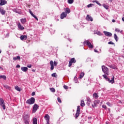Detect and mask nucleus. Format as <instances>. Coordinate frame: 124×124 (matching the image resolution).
<instances>
[{
  "label": "nucleus",
  "instance_id": "49530a36",
  "mask_svg": "<svg viewBox=\"0 0 124 124\" xmlns=\"http://www.w3.org/2000/svg\"><path fill=\"white\" fill-rule=\"evenodd\" d=\"M107 105L109 106V107H112V104H110L109 102L106 103Z\"/></svg>",
  "mask_w": 124,
  "mask_h": 124
},
{
  "label": "nucleus",
  "instance_id": "37998d69",
  "mask_svg": "<svg viewBox=\"0 0 124 124\" xmlns=\"http://www.w3.org/2000/svg\"><path fill=\"white\" fill-rule=\"evenodd\" d=\"M108 44L111 45H115V43H114L112 41H110V42H108Z\"/></svg>",
  "mask_w": 124,
  "mask_h": 124
},
{
  "label": "nucleus",
  "instance_id": "4be33fe9",
  "mask_svg": "<svg viewBox=\"0 0 124 124\" xmlns=\"http://www.w3.org/2000/svg\"><path fill=\"white\" fill-rule=\"evenodd\" d=\"M20 22L22 23V24H25V23L27 22V20H26V18H22L20 19Z\"/></svg>",
  "mask_w": 124,
  "mask_h": 124
},
{
  "label": "nucleus",
  "instance_id": "0eeeda50",
  "mask_svg": "<svg viewBox=\"0 0 124 124\" xmlns=\"http://www.w3.org/2000/svg\"><path fill=\"white\" fill-rule=\"evenodd\" d=\"M100 101L98 100H96L94 101L93 104H92V107L94 108L95 107H97V106L99 104Z\"/></svg>",
  "mask_w": 124,
  "mask_h": 124
},
{
  "label": "nucleus",
  "instance_id": "4468645a",
  "mask_svg": "<svg viewBox=\"0 0 124 124\" xmlns=\"http://www.w3.org/2000/svg\"><path fill=\"white\" fill-rule=\"evenodd\" d=\"M29 12H30L31 15V16L33 17V18H35V19H36V20H37V21H38V18H37V17H36V16H35V15H34V14H33V13H32V12L31 11V10H29Z\"/></svg>",
  "mask_w": 124,
  "mask_h": 124
},
{
  "label": "nucleus",
  "instance_id": "f257e3e1",
  "mask_svg": "<svg viewBox=\"0 0 124 124\" xmlns=\"http://www.w3.org/2000/svg\"><path fill=\"white\" fill-rule=\"evenodd\" d=\"M103 77H104L105 79L107 80L109 82V83H111V84L115 83V77H114V76H113L111 80H110V78H108L106 75H103Z\"/></svg>",
  "mask_w": 124,
  "mask_h": 124
},
{
  "label": "nucleus",
  "instance_id": "9d476101",
  "mask_svg": "<svg viewBox=\"0 0 124 124\" xmlns=\"http://www.w3.org/2000/svg\"><path fill=\"white\" fill-rule=\"evenodd\" d=\"M38 107H39V106H38L37 104L34 105L32 109V113H35L36 111H37Z\"/></svg>",
  "mask_w": 124,
  "mask_h": 124
},
{
  "label": "nucleus",
  "instance_id": "473e14b6",
  "mask_svg": "<svg viewBox=\"0 0 124 124\" xmlns=\"http://www.w3.org/2000/svg\"><path fill=\"white\" fill-rule=\"evenodd\" d=\"M115 31H117V32H120V33H122L123 31H120V29L118 28H115Z\"/></svg>",
  "mask_w": 124,
  "mask_h": 124
},
{
  "label": "nucleus",
  "instance_id": "5fc2aeb1",
  "mask_svg": "<svg viewBox=\"0 0 124 124\" xmlns=\"http://www.w3.org/2000/svg\"><path fill=\"white\" fill-rule=\"evenodd\" d=\"M20 67H21V66H20V65H19V64H17V65L16 66V68H20Z\"/></svg>",
  "mask_w": 124,
  "mask_h": 124
},
{
  "label": "nucleus",
  "instance_id": "09e8293b",
  "mask_svg": "<svg viewBox=\"0 0 124 124\" xmlns=\"http://www.w3.org/2000/svg\"><path fill=\"white\" fill-rule=\"evenodd\" d=\"M14 12H16V13H17L18 14H21V12L17 11L16 10H14Z\"/></svg>",
  "mask_w": 124,
  "mask_h": 124
},
{
  "label": "nucleus",
  "instance_id": "cd10ccee",
  "mask_svg": "<svg viewBox=\"0 0 124 124\" xmlns=\"http://www.w3.org/2000/svg\"><path fill=\"white\" fill-rule=\"evenodd\" d=\"M92 2H95L96 4H98V5H99V6H101V4L100 3H99V1L95 0H93Z\"/></svg>",
  "mask_w": 124,
  "mask_h": 124
},
{
  "label": "nucleus",
  "instance_id": "dca6fc26",
  "mask_svg": "<svg viewBox=\"0 0 124 124\" xmlns=\"http://www.w3.org/2000/svg\"><path fill=\"white\" fill-rule=\"evenodd\" d=\"M86 20L87 21H93V17L92 16H90V15H88L86 16Z\"/></svg>",
  "mask_w": 124,
  "mask_h": 124
},
{
  "label": "nucleus",
  "instance_id": "6e6d98bb",
  "mask_svg": "<svg viewBox=\"0 0 124 124\" xmlns=\"http://www.w3.org/2000/svg\"><path fill=\"white\" fill-rule=\"evenodd\" d=\"M27 67H28L29 68H31V64L27 65Z\"/></svg>",
  "mask_w": 124,
  "mask_h": 124
},
{
  "label": "nucleus",
  "instance_id": "de8ad7c7",
  "mask_svg": "<svg viewBox=\"0 0 124 124\" xmlns=\"http://www.w3.org/2000/svg\"><path fill=\"white\" fill-rule=\"evenodd\" d=\"M74 79L75 83H78V79H77V78L75 77Z\"/></svg>",
  "mask_w": 124,
  "mask_h": 124
},
{
  "label": "nucleus",
  "instance_id": "f03ea898",
  "mask_svg": "<svg viewBox=\"0 0 124 124\" xmlns=\"http://www.w3.org/2000/svg\"><path fill=\"white\" fill-rule=\"evenodd\" d=\"M50 69L51 70H54V66H57L58 64V62L54 61V62L53 61H51L50 62Z\"/></svg>",
  "mask_w": 124,
  "mask_h": 124
},
{
  "label": "nucleus",
  "instance_id": "a19ab883",
  "mask_svg": "<svg viewBox=\"0 0 124 124\" xmlns=\"http://www.w3.org/2000/svg\"><path fill=\"white\" fill-rule=\"evenodd\" d=\"M77 112L78 113H80V106H78Z\"/></svg>",
  "mask_w": 124,
  "mask_h": 124
},
{
  "label": "nucleus",
  "instance_id": "aec40b11",
  "mask_svg": "<svg viewBox=\"0 0 124 124\" xmlns=\"http://www.w3.org/2000/svg\"><path fill=\"white\" fill-rule=\"evenodd\" d=\"M0 12L2 15L5 14V10H3V8L0 7Z\"/></svg>",
  "mask_w": 124,
  "mask_h": 124
},
{
  "label": "nucleus",
  "instance_id": "39448f33",
  "mask_svg": "<svg viewBox=\"0 0 124 124\" xmlns=\"http://www.w3.org/2000/svg\"><path fill=\"white\" fill-rule=\"evenodd\" d=\"M0 106L3 108V110H5V104L3 99L0 98Z\"/></svg>",
  "mask_w": 124,
  "mask_h": 124
},
{
  "label": "nucleus",
  "instance_id": "a211bd4d",
  "mask_svg": "<svg viewBox=\"0 0 124 124\" xmlns=\"http://www.w3.org/2000/svg\"><path fill=\"white\" fill-rule=\"evenodd\" d=\"M28 38V36L27 35H21L20 36V39L21 40H26Z\"/></svg>",
  "mask_w": 124,
  "mask_h": 124
},
{
  "label": "nucleus",
  "instance_id": "e433bc0d",
  "mask_svg": "<svg viewBox=\"0 0 124 124\" xmlns=\"http://www.w3.org/2000/svg\"><path fill=\"white\" fill-rule=\"evenodd\" d=\"M74 2V0H68V3L69 4H72V3Z\"/></svg>",
  "mask_w": 124,
  "mask_h": 124
},
{
  "label": "nucleus",
  "instance_id": "603ef678",
  "mask_svg": "<svg viewBox=\"0 0 124 124\" xmlns=\"http://www.w3.org/2000/svg\"><path fill=\"white\" fill-rule=\"evenodd\" d=\"M87 102H91V98L88 97L87 98Z\"/></svg>",
  "mask_w": 124,
  "mask_h": 124
},
{
  "label": "nucleus",
  "instance_id": "6ab92c4d",
  "mask_svg": "<svg viewBox=\"0 0 124 124\" xmlns=\"http://www.w3.org/2000/svg\"><path fill=\"white\" fill-rule=\"evenodd\" d=\"M23 120L24 121L30 120V115H29L28 114L24 115Z\"/></svg>",
  "mask_w": 124,
  "mask_h": 124
},
{
  "label": "nucleus",
  "instance_id": "2f4dec72",
  "mask_svg": "<svg viewBox=\"0 0 124 124\" xmlns=\"http://www.w3.org/2000/svg\"><path fill=\"white\" fill-rule=\"evenodd\" d=\"M15 89L18 92H21V89H20V87L18 86H16L15 87Z\"/></svg>",
  "mask_w": 124,
  "mask_h": 124
},
{
  "label": "nucleus",
  "instance_id": "412c9836",
  "mask_svg": "<svg viewBox=\"0 0 124 124\" xmlns=\"http://www.w3.org/2000/svg\"><path fill=\"white\" fill-rule=\"evenodd\" d=\"M21 70L23 71V72H27L28 71V67H22Z\"/></svg>",
  "mask_w": 124,
  "mask_h": 124
},
{
  "label": "nucleus",
  "instance_id": "a878e982",
  "mask_svg": "<svg viewBox=\"0 0 124 124\" xmlns=\"http://www.w3.org/2000/svg\"><path fill=\"white\" fill-rule=\"evenodd\" d=\"M32 124H37V119L36 118H34L33 119Z\"/></svg>",
  "mask_w": 124,
  "mask_h": 124
},
{
  "label": "nucleus",
  "instance_id": "13d9d810",
  "mask_svg": "<svg viewBox=\"0 0 124 124\" xmlns=\"http://www.w3.org/2000/svg\"><path fill=\"white\" fill-rule=\"evenodd\" d=\"M112 23H115V19H112Z\"/></svg>",
  "mask_w": 124,
  "mask_h": 124
},
{
  "label": "nucleus",
  "instance_id": "ddd939ff",
  "mask_svg": "<svg viewBox=\"0 0 124 124\" xmlns=\"http://www.w3.org/2000/svg\"><path fill=\"white\" fill-rule=\"evenodd\" d=\"M0 5L2 6L7 3V1L5 0H0Z\"/></svg>",
  "mask_w": 124,
  "mask_h": 124
},
{
  "label": "nucleus",
  "instance_id": "7c9ffc66",
  "mask_svg": "<svg viewBox=\"0 0 124 124\" xmlns=\"http://www.w3.org/2000/svg\"><path fill=\"white\" fill-rule=\"evenodd\" d=\"M0 79H3L4 80H6V76H5V75H0Z\"/></svg>",
  "mask_w": 124,
  "mask_h": 124
},
{
  "label": "nucleus",
  "instance_id": "052dcab7",
  "mask_svg": "<svg viewBox=\"0 0 124 124\" xmlns=\"http://www.w3.org/2000/svg\"><path fill=\"white\" fill-rule=\"evenodd\" d=\"M32 71L33 72H35V70L32 69Z\"/></svg>",
  "mask_w": 124,
  "mask_h": 124
},
{
  "label": "nucleus",
  "instance_id": "c756f323",
  "mask_svg": "<svg viewBox=\"0 0 124 124\" xmlns=\"http://www.w3.org/2000/svg\"><path fill=\"white\" fill-rule=\"evenodd\" d=\"M80 106L82 107H84V106H85V102H84V100H82L81 101Z\"/></svg>",
  "mask_w": 124,
  "mask_h": 124
},
{
  "label": "nucleus",
  "instance_id": "ea45409f",
  "mask_svg": "<svg viewBox=\"0 0 124 124\" xmlns=\"http://www.w3.org/2000/svg\"><path fill=\"white\" fill-rule=\"evenodd\" d=\"M94 4H88L87 5V7L88 8H90V7H92L93 6Z\"/></svg>",
  "mask_w": 124,
  "mask_h": 124
},
{
  "label": "nucleus",
  "instance_id": "b1692460",
  "mask_svg": "<svg viewBox=\"0 0 124 124\" xmlns=\"http://www.w3.org/2000/svg\"><path fill=\"white\" fill-rule=\"evenodd\" d=\"M84 75H85V74L84 73V72H81L80 74V75L78 78H79L80 79L83 78L84 77Z\"/></svg>",
  "mask_w": 124,
  "mask_h": 124
},
{
  "label": "nucleus",
  "instance_id": "4c0bfd02",
  "mask_svg": "<svg viewBox=\"0 0 124 124\" xmlns=\"http://www.w3.org/2000/svg\"><path fill=\"white\" fill-rule=\"evenodd\" d=\"M25 124H30V120H24Z\"/></svg>",
  "mask_w": 124,
  "mask_h": 124
},
{
  "label": "nucleus",
  "instance_id": "7ed1b4c3",
  "mask_svg": "<svg viewBox=\"0 0 124 124\" xmlns=\"http://www.w3.org/2000/svg\"><path fill=\"white\" fill-rule=\"evenodd\" d=\"M85 44L91 49H93V46L92 45V43H91L89 40H86L83 42V45H85Z\"/></svg>",
  "mask_w": 124,
  "mask_h": 124
},
{
  "label": "nucleus",
  "instance_id": "a18cd8bd",
  "mask_svg": "<svg viewBox=\"0 0 124 124\" xmlns=\"http://www.w3.org/2000/svg\"><path fill=\"white\" fill-rule=\"evenodd\" d=\"M80 114V112H77L76 113V118H78L79 117V115Z\"/></svg>",
  "mask_w": 124,
  "mask_h": 124
},
{
  "label": "nucleus",
  "instance_id": "6e6552de",
  "mask_svg": "<svg viewBox=\"0 0 124 124\" xmlns=\"http://www.w3.org/2000/svg\"><path fill=\"white\" fill-rule=\"evenodd\" d=\"M76 62V60H75V58H73L71 59L69 61V67H70L71 65H72V63H75Z\"/></svg>",
  "mask_w": 124,
  "mask_h": 124
},
{
  "label": "nucleus",
  "instance_id": "58836bf2",
  "mask_svg": "<svg viewBox=\"0 0 124 124\" xmlns=\"http://www.w3.org/2000/svg\"><path fill=\"white\" fill-rule=\"evenodd\" d=\"M51 76L52 77H55V78H56L57 77V76H58V75H57V73H54L51 74Z\"/></svg>",
  "mask_w": 124,
  "mask_h": 124
},
{
  "label": "nucleus",
  "instance_id": "338daca9",
  "mask_svg": "<svg viewBox=\"0 0 124 124\" xmlns=\"http://www.w3.org/2000/svg\"><path fill=\"white\" fill-rule=\"evenodd\" d=\"M69 41H70V39H69Z\"/></svg>",
  "mask_w": 124,
  "mask_h": 124
},
{
  "label": "nucleus",
  "instance_id": "bf43d9fd",
  "mask_svg": "<svg viewBox=\"0 0 124 124\" xmlns=\"http://www.w3.org/2000/svg\"><path fill=\"white\" fill-rule=\"evenodd\" d=\"M94 52H95V53H97L98 51H97V50L96 49H95V50H94Z\"/></svg>",
  "mask_w": 124,
  "mask_h": 124
},
{
  "label": "nucleus",
  "instance_id": "0e129e2a",
  "mask_svg": "<svg viewBox=\"0 0 124 124\" xmlns=\"http://www.w3.org/2000/svg\"><path fill=\"white\" fill-rule=\"evenodd\" d=\"M0 69H2V68L0 66Z\"/></svg>",
  "mask_w": 124,
  "mask_h": 124
},
{
  "label": "nucleus",
  "instance_id": "c9c22d12",
  "mask_svg": "<svg viewBox=\"0 0 124 124\" xmlns=\"http://www.w3.org/2000/svg\"><path fill=\"white\" fill-rule=\"evenodd\" d=\"M50 91L52 93H55L56 92V89H55V88H50Z\"/></svg>",
  "mask_w": 124,
  "mask_h": 124
},
{
  "label": "nucleus",
  "instance_id": "f704fd0d",
  "mask_svg": "<svg viewBox=\"0 0 124 124\" xmlns=\"http://www.w3.org/2000/svg\"><path fill=\"white\" fill-rule=\"evenodd\" d=\"M103 7H104V8H105L106 9H108L109 8V6H108V5L106 4H103Z\"/></svg>",
  "mask_w": 124,
  "mask_h": 124
},
{
  "label": "nucleus",
  "instance_id": "8fccbe9b",
  "mask_svg": "<svg viewBox=\"0 0 124 124\" xmlns=\"http://www.w3.org/2000/svg\"><path fill=\"white\" fill-rule=\"evenodd\" d=\"M57 99L58 102H60V103H62V100H61V98L60 97H58Z\"/></svg>",
  "mask_w": 124,
  "mask_h": 124
},
{
  "label": "nucleus",
  "instance_id": "f3484780",
  "mask_svg": "<svg viewBox=\"0 0 124 124\" xmlns=\"http://www.w3.org/2000/svg\"><path fill=\"white\" fill-rule=\"evenodd\" d=\"M64 10L66 14H69L70 13V9L68 8H64Z\"/></svg>",
  "mask_w": 124,
  "mask_h": 124
},
{
  "label": "nucleus",
  "instance_id": "3c124183",
  "mask_svg": "<svg viewBox=\"0 0 124 124\" xmlns=\"http://www.w3.org/2000/svg\"><path fill=\"white\" fill-rule=\"evenodd\" d=\"M63 88L65 89V90H67L68 89V87H67L66 85H64Z\"/></svg>",
  "mask_w": 124,
  "mask_h": 124
},
{
  "label": "nucleus",
  "instance_id": "c03bdc74",
  "mask_svg": "<svg viewBox=\"0 0 124 124\" xmlns=\"http://www.w3.org/2000/svg\"><path fill=\"white\" fill-rule=\"evenodd\" d=\"M4 87L5 89H7V90H9V89H10V87L8 85H4Z\"/></svg>",
  "mask_w": 124,
  "mask_h": 124
},
{
  "label": "nucleus",
  "instance_id": "72a5a7b5",
  "mask_svg": "<svg viewBox=\"0 0 124 124\" xmlns=\"http://www.w3.org/2000/svg\"><path fill=\"white\" fill-rule=\"evenodd\" d=\"M114 37L116 41H118V40H119V38H118V36H117L116 34H114Z\"/></svg>",
  "mask_w": 124,
  "mask_h": 124
},
{
  "label": "nucleus",
  "instance_id": "2eb2a0df",
  "mask_svg": "<svg viewBox=\"0 0 124 124\" xmlns=\"http://www.w3.org/2000/svg\"><path fill=\"white\" fill-rule=\"evenodd\" d=\"M17 26L18 29H19L20 30H25V28H24V27L21 25V23H20V22L17 23Z\"/></svg>",
  "mask_w": 124,
  "mask_h": 124
},
{
  "label": "nucleus",
  "instance_id": "423d86ee",
  "mask_svg": "<svg viewBox=\"0 0 124 124\" xmlns=\"http://www.w3.org/2000/svg\"><path fill=\"white\" fill-rule=\"evenodd\" d=\"M102 70L105 74H107V75H108V74H109V70H108V68L105 66L103 65L102 66Z\"/></svg>",
  "mask_w": 124,
  "mask_h": 124
},
{
  "label": "nucleus",
  "instance_id": "680f3d73",
  "mask_svg": "<svg viewBox=\"0 0 124 124\" xmlns=\"http://www.w3.org/2000/svg\"><path fill=\"white\" fill-rule=\"evenodd\" d=\"M122 21H123V22H124V17L122 18Z\"/></svg>",
  "mask_w": 124,
  "mask_h": 124
},
{
  "label": "nucleus",
  "instance_id": "864d4df0",
  "mask_svg": "<svg viewBox=\"0 0 124 124\" xmlns=\"http://www.w3.org/2000/svg\"><path fill=\"white\" fill-rule=\"evenodd\" d=\"M32 96H33L34 95H35V92H33L31 93Z\"/></svg>",
  "mask_w": 124,
  "mask_h": 124
},
{
  "label": "nucleus",
  "instance_id": "bb28decb",
  "mask_svg": "<svg viewBox=\"0 0 124 124\" xmlns=\"http://www.w3.org/2000/svg\"><path fill=\"white\" fill-rule=\"evenodd\" d=\"M108 66L110 68H113V69H117V67L115 65H109Z\"/></svg>",
  "mask_w": 124,
  "mask_h": 124
},
{
  "label": "nucleus",
  "instance_id": "79ce46f5",
  "mask_svg": "<svg viewBox=\"0 0 124 124\" xmlns=\"http://www.w3.org/2000/svg\"><path fill=\"white\" fill-rule=\"evenodd\" d=\"M102 108H104V109H105V110H107V107H106V105H103L102 106Z\"/></svg>",
  "mask_w": 124,
  "mask_h": 124
},
{
  "label": "nucleus",
  "instance_id": "20e7f679",
  "mask_svg": "<svg viewBox=\"0 0 124 124\" xmlns=\"http://www.w3.org/2000/svg\"><path fill=\"white\" fill-rule=\"evenodd\" d=\"M35 102V99L34 97H31V99H29L27 100L26 103L27 104H30V105L31 104H33Z\"/></svg>",
  "mask_w": 124,
  "mask_h": 124
},
{
  "label": "nucleus",
  "instance_id": "9b49d317",
  "mask_svg": "<svg viewBox=\"0 0 124 124\" xmlns=\"http://www.w3.org/2000/svg\"><path fill=\"white\" fill-rule=\"evenodd\" d=\"M103 32H104V34L106 35V36H108L109 37L112 36V33H111L110 32L104 31Z\"/></svg>",
  "mask_w": 124,
  "mask_h": 124
},
{
  "label": "nucleus",
  "instance_id": "c85d7f7f",
  "mask_svg": "<svg viewBox=\"0 0 124 124\" xmlns=\"http://www.w3.org/2000/svg\"><path fill=\"white\" fill-rule=\"evenodd\" d=\"M13 60L14 61H17V60H21V58L20 57V56H16V57H14Z\"/></svg>",
  "mask_w": 124,
  "mask_h": 124
},
{
  "label": "nucleus",
  "instance_id": "e2e57ef3",
  "mask_svg": "<svg viewBox=\"0 0 124 124\" xmlns=\"http://www.w3.org/2000/svg\"><path fill=\"white\" fill-rule=\"evenodd\" d=\"M108 112H110V108H108Z\"/></svg>",
  "mask_w": 124,
  "mask_h": 124
},
{
  "label": "nucleus",
  "instance_id": "393cba45",
  "mask_svg": "<svg viewBox=\"0 0 124 124\" xmlns=\"http://www.w3.org/2000/svg\"><path fill=\"white\" fill-rule=\"evenodd\" d=\"M93 97H94V98L95 99H97V98H98V94H97L96 93H94L93 94Z\"/></svg>",
  "mask_w": 124,
  "mask_h": 124
},
{
  "label": "nucleus",
  "instance_id": "f8f14e48",
  "mask_svg": "<svg viewBox=\"0 0 124 124\" xmlns=\"http://www.w3.org/2000/svg\"><path fill=\"white\" fill-rule=\"evenodd\" d=\"M67 16V14L65 12H63L62 14L61 15V19H62L64 18H65Z\"/></svg>",
  "mask_w": 124,
  "mask_h": 124
},
{
  "label": "nucleus",
  "instance_id": "5701e85b",
  "mask_svg": "<svg viewBox=\"0 0 124 124\" xmlns=\"http://www.w3.org/2000/svg\"><path fill=\"white\" fill-rule=\"evenodd\" d=\"M95 34H97V35H102V34L99 31H94Z\"/></svg>",
  "mask_w": 124,
  "mask_h": 124
},
{
  "label": "nucleus",
  "instance_id": "4d7b16f0",
  "mask_svg": "<svg viewBox=\"0 0 124 124\" xmlns=\"http://www.w3.org/2000/svg\"><path fill=\"white\" fill-rule=\"evenodd\" d=\"M87 62H89V61H91V58H87L86 60Z\"/></svg>",
  "mask_w": 124,
  "mask_h": 124
},
{
  "label": "nucleus",
  "instance_id": "69168bd1",
  "mask_svg": "<svg viewBox=\"0 0 124 124\" xmlns=\"http://www.w3.org/2000/svg\"><path fill=\"white\" fill-rule=\"evenodd\" d=\"M0 53H1V50H0Z\"/></svg>",
  "mask_w": 124,
  "mask_h": 124
},
{
  "label": "nucleus",
  "instance_id": "1a4fd4ad",
  "mask_svg": "<svg viewBox=\"0 0 124 124\" xmlns=\"http://www.w3.org/2000/svg\"><path fill=\"white\" fill-rule=\"evenodd\" d=\"M44 118L45 120H46V124H50V123H49L50 121V116H49V115L48 114H46Z\"/></svg>",
  "mask_w": 124,
  "mask_h": 124
}]
</instances>
